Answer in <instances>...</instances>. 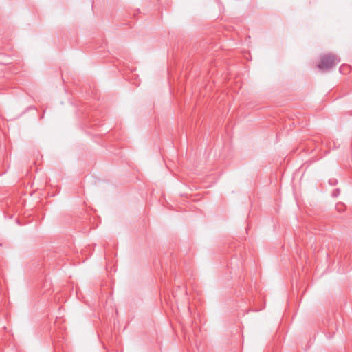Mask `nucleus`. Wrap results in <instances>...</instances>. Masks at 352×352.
I'll use <instances>...</instances> for the list:
<instances>
[{"label": "nucleus", "instance_id": "f257e3e1", "mask_svg": "<svg viewBox=\"0 0 352 352\" xmlns=\"http://www.w3.org/2000/svg\"><path fill=\"white\" fill-rule=\"evenodd\" d=\"M340 61V59L335 54H324L320 58V63L318 64V67L321 70H329L336 65Z\"/></svg>", "mask_w": 352, "mask_h": 352}, {"label": "nucleus", "instance_id": "7ed1b4c3", "mask_svg": "<svg viewBox=\"0 0 352 352\" xmlns=\"http://www.w3.org/2000/svg\"><path fill=\"white\" fill-rule=\"evenodd\" d=\"M344 206L342 205V204H338L336 206V208L340 210H342V208H344Z\"/></svg>", "mask_w": 352, "mask_h": 352}, {"label": "nucleus", "instance_id": "f03ea898", "mask_svg": "<svg viewBox=\"0 0 352 352\" xmlns=\"http://www.w3.org/2000/svg\"><path fill=\"white\" fill-rule=\"evenodd\" d=\"M351 67L350 65L346 64H343L340 67V72L342 74H347L351 72Z\"/></svg>", "mask_w": 352, "mask_h": 352}]
</instances>
